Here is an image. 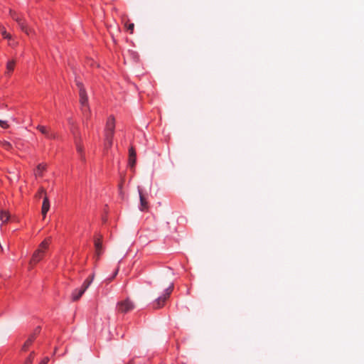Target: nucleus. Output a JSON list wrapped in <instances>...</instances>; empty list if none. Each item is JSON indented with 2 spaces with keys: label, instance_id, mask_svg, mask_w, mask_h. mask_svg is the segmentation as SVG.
I'll return each mask as SVG.
<instances>
[{
  "label": "nucleus",
  "instance_id": "28",
  "mask_svg": "<svg viewBox=\"0 0 364 364\" xmlns=\"http://www.w3.org/2000/svg\"><path fill=\"white\" fill-rule=\"evenodd\" d=\"M117 272H118V269H117L113 275V277L111 278V279H112L117 274Z\"/></svg>",
  "mask_w": 364,
  "mask_h": 364
},
{
  "label": "nucleus",
  "instance_id": "10",
  "mask_svg": "<svg viewBox=\"0 0 364 364\" xmlns=\"http://www.w3.org/2000/svg\"><path fill=\"white\" fill-rule=\"evenodd\" d=\"M139 194V199H140V207L139 209L141 211L146 210L149 208L148 202L146 199L145 198L144 196L143 195L141 188H138Z\"/></svg>",
  "mask_w": 364,
  "mask_h": 364
},
{
  "label": "nucleus",
  "instance_id": "21",
  "mask_svg": "<svg viewBox=\"0 0 364 364\" xmlns=\"http://www.w3.org/2000/svg\"><path fill=\"white\" fill-rule=\"evenodd\" d=\"M0 31L4 38H6L9 40L11 39V36L6 32L5 28L1 25H0Z\"/></svg>",
  "mask_w": 364,
  "mask_h": 364
},
{
  "label": "nucleus",
  "instance_id": "22",
  "mask_svg": "<svg viewBox=\"0 0 364 364\" xmlns=\"http://www.w3.org/2000/svg\"><path fill=\"white\" fill-rule=\"evenodd\" d=\"M1 146L5 149L6 150H11L12 149V145L11 144L10 142L9 141H2L0 142Z\"/></svg>",
  "mask_w": 364,
  "mask_h": 364
},
{
  "label": "nucleus",
  "instance_id": "24",
  "mask_svg": "<svg viewBox=\"0 0 364 364\" xmlns=\"http://www.w3.org/2000/svg\"><path fill=\"white\" fill-rule=\"evenodd\" d=\"M44 196H46V193L43 188H41L39 190V191L37 193L36 197H38V198L43 197V198Z\"/></svg>",
  "mask_w": 364,
  "mask_h": 364
},
{
  "label": "nucleus",
  "instance_id": "18",
  "mask_svg": "<svg viewBox=\"0 0 364 364\" xmlns=\"http://www.w3.org/2000/svg\"><path fill=\"white\" fill-rule=\"evenodd\" d=\"M95 278V274L93 273L91 274L85 281L83 282L82 287L84 288V289H86L90 287L91 283L92 282L93 279Z\"/></svg>",
  "mask_w": 364,
  "mask_h": 364
},
{
  "label": "nucleus",
  "instance_id": "1",
  "mask_svg": "<svg viewBox=\"0 0 364 364\" xmlns=\"http://www.w3.org/2000/svg\"><path fill=\"white\" fill-rule=\"evenodd\" d=\"M76 85L79 89V95H80V103L81 105V110L84 114H86L87 112H89L90 108L88 106V99L87 96L86 91L83 87L82 83L80 82L76 81Z\"/></svg>",
  "mask_w": 364,
  "mask_h": 364
},
{
  "label": "nucleus",
  "instance_id": "27",
  "mask_svg": "<svg viewBox=\"0 0 364 364\" xmlns=\"http://www.w3.org/2000/svg\"><path fill=\"white\" fill-rule=\"evenodd\" d=\"M49 358L46 357L39 364H48Z\"/></svg>",
  "mask_w": 364,
  "mask_h": 364
},
{
  "label": "nucleus",
  "instance_id": "25",
  "mask_svg": "<svg viewBox=\"0 0 364 364\" xmlns=\"http://www.w3.org/2000/svg\"><path fill=\"white\" fill-rule=\"evenodd\" d=\"M0 127H2L3 129H7L9 128V125L8 124L6 121L0 119Z\"/></svg>",
  "mask_w": 364,
  "mask_h": 364
},
{
  "label": "nucleus",
  "instance_id": "13",
  "mask_svg": "<svg viewBox=\"0 0 364 364\" xmlns=\"http://www.w3.org/2000/svg\"><path fill=\"white\" fill-rule=\"evenodd\" d=\"M85 291L86 289H84L82 287H81V288L79 289H75L72 294L73 301H77L82 296Z\"/></svg>",
  "mask_w": 364,
  "mask_h": 364
},
{
  "label": "nucleus",
  "instance_id": "20",
  "mask_svg": "<svg viewBox=\"0 0 364 364\" xmlns=\"http://www.w3.org/2000/svg\"><path fill=\"white\" fill-rule=\"evenodd\" d=\"M35 339V337L34 336H31L24 343V345L23 346V348L22 349L23 350H26L27 348L32 344V343L33 342Z\"/></svg>",
  "mask_w": 364,
  "mask_h": 364
},
{
  "label": "nucleus",
  "instance_id": "23",
  "mask_svg": "<svg viewBox=\"0 0 364 364\" xmlns=\"http://www.w3.org/2000/svg\"><path fill=\"white\" fill-rule=\"evenodd\" d=\"M34 358V352H32L29 357L26 360L24 364H32Z\"/></svg>",
  "mask_w": 364,
  "mask_h": 364
},
{
  "label": "nucleus",
  "instance_id": "8",
  "mask_svg": "<svg viewBox=\"0 0 364 364\" xmlns=\"http://www.w3.org/2000/svg\"><path fill=\"white\" fill-rule=\"evenodd\" d=\"M37 129H38V130H39V132H41V133H42L43 135H45V136L47 137L48 139H55L56 138L55 133H54L53 132H52L51 130H50L45 126L38 125L37 127Z\"/></svg>",
  "mask_w": 364,
  "mask_h": 364
},
{
  "label": "nucleus",
  "instance_id": "5",
  "mask_svg": "<svg viewBox=\"0 0 364 364\" xmlns=\"http://www.w3.org/2000/svg\"><path fill=\"white\" fill-rule=\"evenodd\" d=\"M72 132L74 135L75 144L77 151L80 154V159L82 161H85V154H84L83 146L82 144L81 136L80 134H78L77 133H76L75 131L74 130V129H72Z\"/></svg>",
  "mask_w": 364,
  "mask_h": 364
},
{
  "label": "nucleus",
  "instance_id": "9",
  "mask_svg": "<svg viewBox=\"0 0 364 364\" xmlns=\"http://www.w3.org/2000/svg\"><path fill=\"white\" fill-rule=\"evenodd\" d=\"M114 131H109L105 129V148L109 149L112 145V138L114 136Z\"/></svg>",
  "mask_w": 364,
  "mask_h": 364
},
{
  "label": "nucleus",
  "instance_id": "12",
  "mask_svg": "<svg viewBox=\"0 0 364 364\" xmlns=\"http://www.w3.org/2000/svg\"><path fill=\"white\" fill-rule=\"evenodd\" d=\"M136 164V151L133 147L129 150V165L134 167Z\"/></svg>",
  "mask_w": 364,
  "mask_h": 364
},
{
  "label": "nucleus",
  "instance_id": "14",
  "mask_svg": "<svg viewBox=\"0 0 364 364\" xmlns=\"http://www.w3.org/2000/svg\"><path fill=\"white\" fill-rule=\"evenodd\" d=\"M10 218H11V215L8 211L3 210H1L0 211V220L2 222L1 225L3 224L7 223Z\"/></svg>",
  "mask_w": 364,
  "mask_h": 364
},
{
  "label": "nucleus",
  "instance_id": "17",
  "mask_svg": "<svg viewBox=\"0 0 364 364\" xmlns=\"http://www.w3.org/2000/svg\"><path fill=\"white\" fill-rule=\"evenodd\" d=\"M50 238L43 240L39 245L38 250L45 253L46 250L48 248Z\"/></svg>",
  "mask_w": 364,
  "mask_h": 364
},
{
  "label": "nucleus",
  "instance_id": "26",
  "mask_svg": "<svg viewBox=\"0 0 364 364\" xmlns=\"http://www.w3.org/2000/svg\"><path fill=\"white\" fill-rule=\"evenodd\" d=\"M134 28V24L133 23H129L127 26V30L129 31L130 33H133Z\"/></svg>",
  "mask_w": 364,
  "mask_h": 364
},
{
  "label": "nucleus",
  "instance_id": "15",
  "mask_svg": "<svg viewBox=\"0 0 364 364\" xmlns=\"http://www.w3.org/2000/svg\"><path fill=\"white\" fill-rule=\"evenodd\" d=\"M114 127H115L114 118L113 117L110 116L107 121L105 129H108L109 131H114Z\"/></svg>",
  "mask_w": 364,
  "mask_h": 364
},
{
  "label": "nucleus",
  "instance_id": "7",
  "mask_svg": "<svg viewBox=\"0 0 364 364\" xmlns=\"http://www.w3.org/2000/svg\"><path fill=\"white\" fill-rule=\"evenodd\" d=\"M94 243H95V256L97 257V259H98L99 257H100V255L103 252L102 236L100 235L99 238L95 240Z\"/></svg>",
  "mask_w": 364,
  "mask_h": 364
},
{
  "label": "nucleus",
  "instance_id": "4",
  "mask_svg": "<svg viewBox=\"0 0 364 364\" xmlns=\"http://www.w3.org/2000/svg\"><path fill=\"white\" fill-rule=\"evenodd\" d=\"M173 289V284L171 283L170 285L166 289L165 294L162 296H159L156 299L153 306L154 309L161 308L164 305L166 299L169 297Z\"/></svg>",
  "mask_w": 364,
  "mask_h": 364
},
{
  "label": "nucleus",
  "instance_id": "3",
  "mask_svg": "<svg viewBox=\"0 0 364 364\" xmlns=\"http://www.w3.org/2000/svg\"><path fill=\"white\" fill-rule=\"evenodd\" d=\"M135 306L129 299L120 301L117 304V311L119 313L127 314L134 309Z\"/></svg>",
  "mask_w": 364,
  "mask_h": 364
},
{
  "label": "nucleus",
  "instance_id": "2",
  "mask_svg": "<svg viewBox=\"0 0 364 364\" xmlns=\"http://www.w3.org/2000/svg\"><path fill=\"white\" fill-rule=\"evenodd\" d=\"M9 15L18 23L22 31H23L28 36L32 33V29L28 27L26 20L22 16L18 14L15 11L12 9H9Z\"/></svg>",
  "mask_w": 364,
  "mask_h": 364
},
{
  "label": "nucleus",
  "instance_id": "11",
  "mask_svg": "<svg viewBox=\"0 0 364 364\" xmlns=\"http://www.w3.org/2000/svg\"><path fill=\"white\" fill-rule=\"evenodd\" d=\"M50 209V202L48 200V198L47 196H43V200L42 204V208H41V213L43 217V218H46V215L48 213V211Z\"/></svg>",
  "mask_w": 364,
  "mask_h": 364
},
{
  "label": "nucleus",
  "instance_id": "6",
  "mask_svg": "<svg viewBox=\"0 0 364 364\" xmlns=\"http://www.w3.org/2000/svg\"><path fill=\"white\" fill-rule=\"evenodd\" d=\"M45 253L36 250L32 255L31 259L29 262V269H31L33 265L40 262L44 257Z\"/></svg>",
  "mask_w": 364,
  "mask_h": 364
},
{
  "label": "nucleus",
  "instance_id": "16",
  "mask_svg": "<svg viewBox=\"0 0 364 364\" xmlns=\"http://www.w3.org/2000/svg\"><path fill=\"white\" fill-rule=\"evenodd\" d=\"M46 165L43 164H38L37 168H36V171H35L36 176L41 177L43 176V171L46 170Z\"/></svg>",
  "mask_w": 364,
  "mask_h": 364
},
{
  "label": "nucleus",
  "instance_id": "19",
  "mask_svg": "<svg viewBox=\"0 0 364 364\" xmlns=\"http://www.w3.org/2000/svg\"><path fill=\"white\" fill-rule=\"evenodd\" d=\"M16 61L14 60H9L6 64V73L9 74L14 69Z\"/></svg>",
  "mask_w": 364,
  "mask_h": 364
}]
</instances>
